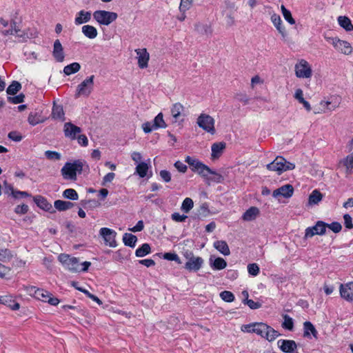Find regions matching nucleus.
Wrapping results in <instances>:
<instances>
[{"instance_id":"nucleus-1","label":"nucleus","mask_w":353,"mask_h":353,"mask_svg":"<svg viewBox=\"0 0 353 353\" xmlns=\"http://www.w3.org/2000/svg\"><path fill=\"white\" fill-rule=\"evenodd\" d=\"M83 161L76 160L73 162H67L61 168V172L63 179L75 181L77 174H81L83 170Z\"/></svg>"},{"instance_id":"nucleus-2","label":"nucleus","mask_w":353,"mask_h":353,"mask_svg":"<svg viewBox=\"0 0 353 353\" xmlns=\"http://www.w3.org/2000/svg\"><path fill=\"white\" fill-rule=\"evenodd\" d=\"M294 73L299 79H309L313 74L312 65L305 59H299L294 65Z\"/></svg>"},{"instance_id":"nucleus-3","label":"nucleus","mask_w":353,"mask_h":353,"mask_svg":"<svg viewBox=\"0 0 353 353\" xmlns=\"http://www.w3.org/2000/svg\"><path fill=\"white\" fill-rule=\"evenodd\" d=\"M327 41L330 42L334 49L339 52L350 55L353 52L352 45L347 41L341 40L338 37H325Z\"/></svg>"},{"instance_id":"nucleus-4","label":"nucleus","mask_w":353,"mask_h":353,"mask_svg":"<svg viewBox=\"0 0 353 353\" xmlns=\"http://www.w3.org/2000/svg\"><path fill=\"white\" fill-rule=\"evenodd\" d=\"M118 15L116 12L106 10H96L93 13L94 19L100 25L109 26L116 21Z\"/></svg>"},{"instance_id":"nucleus-5","label":"nucleus","mask_w":353,"mask_h":353,"mask_svg":"<svg viewBox=\"0 0 353 353\" xmlns=\"http://www.w3.org/2000/svg\"><path fill=\"white\" fill-rule=\"evenodd\" d=\"M267 168L271 171H276L280 174L282 172L293 170L295 165L282 157H277L272 163L267 165Z\"/></svg>"},{"instance_id":"nucleus-6","label":"nucleus","mask_w":353,"mask_h":353,"mask_svg":"<svg viewBox=\"0 0 353 353\" xmlns=\"http://www.w3.org/2000/svg\"><path fill=\"white\" fill-rule=\"evenodd\" d=\"M59 261L63 266L72 272H80V263L77 258L67 254H61L58 256Z\"/></svg>"},{"instance_id":"nucleus-7","label":"nucleus","mask_w":353,"mask_h":353,"mask_svg":"<svg viewBox=\"0 0 353 353\" xmlns=\"http://www.w3.org/2000/svg\"><path fill=\"white\" fill-rule=\"evenodd\" d=\"M196 123L199 128L211 134H214L216 132L214 128L215 121L209 114H201L197 118Z\"/></svg>"},{"instance_id":"nucleus-8","label":"nucleus","mask_w":353,"mask_h":353,"mask_svg":"<svg viewBox=\"0 0 353 353\" xmlns=\"http://www.w3.org/2000/svg\"><path fill=\"white\" fill-rule=\"evenodd\" d=\"M94 76L91 75L83 80L77 88L76 97L80 96L88 97L93 90Z\"/></svg>"},{"instance_id":"nucleus-9","label":"nucleus","mask_w":353,"mask_h":353,"mask_svg":"<svg viewBox=\"0 0 353 353\" xmlns=\"http://www.w3.org/2000/svg\"><path fill=\"white\" fill-rule=\"evenodd\" d=\"M341 103V98L338 95H332L327 100L320 102L321 112H332L338 108Z\"/></svg>"},{"instance_id":"nucleus-10","label":"nucleus","mask_w":353,"mask_h":353,"mask_svg":"<svg viewBox=\"0 0 353 353\" xmlns=\"http://www.w3.org/2000/svg\"><path fill=\"white\" fill-rule=\"evenodd\" d=\"M294 187L290 184H285L281 187L274 190L272 192V196L275 198L279 202H281V199H288L291 198L294 194Z\"/></svg>"},{"instance_id":"nucleus-11","label":"nucleus","mask_w":353,"mask_h":353,"mask_svg":"<svg viewBox=\"0 0 353 353\" xmlns=\"http://www.w3.org/2000/svg\"><path fill=\"white\" fill-rule=\"evenodd\" d=\"M99 234L103 239L104 243L106 245L111 248L117 247V232L114 230L108 228H101L99 230Z\"/></svg>"},{"instance_id":"nucleus-12","label":"nucleus","mask_w":353,"mask_h":353,"mask_svg":"<svg viewBox=\"0 0 353 353\" xmlns=\"http://www.w3.org/2000/svg\"><path fill=\"white\" fill-rule=\"evenodd\" d=\"M327 223L322 221H318L315 225L306 228L305 238H311L314 235H323L326 232Z\"/></svg>"},{"instance_id":"nucleus-13","label":"nucleus","mask_w":353,"mask_h":353,"mask_svg":"<svg viewBox=\"0 0 353 353\" xmlns=\"http://www.w3.org/2000/svg\"><path fill=\"white\" fill-rule=\"evenodd\" d=\"M241 330L245 333H254L258 336L263 337L265 332V323H252L250 324L243 325L241 327Z\"/></svg>"},{"instance_id":"nucleus-14","label":"nucleus","mask_w":353,"mask_h":353,"mask_svg":"<svg viewBox=\"0 0 353 353\" xmlns=\"http://www.w3.org/2000/svg\"><path fill=\"white\" fill-rule=\"evenodd\" d=\"M81 128L75 125L71 122H67L63 126V132L66 138L70 140H76L79 134L81 132Z\"/></svg>"},{"instance_id":"nucleus-15","label":"nucleus","mask_w":353,"mask_h":353,"mask_svg":"<svg viewBox=\"0 0 353 353\" xmlns=\"http://www.w3.org/2000/svg\"><path fill=\"white\" fill-rule=\"evenodd\" d=\"M339 292L342 299L348 302L353 301V281L345 284H341L339 286Z\"/></svg>"},{"instance_id":"nucleus-16","label":"nucleus","mask_w":353,"mask_h":353,"mask_svg":"<svg viewBox=\"0 0 353 353\" xmlns=\"http://www.w3.org/2000/svg\"><path fill=\"white\" fill-rule=\"evenodd\" d=\"M281 350L285 353H298L297 345L293 340L280 339L277 341Z\"/></svg>"},{"instance_id":"nucleus-17","label":"nucleus","mask_w":353,"mask_h":353,"mask_svg":"<svg viewBox=\"0 0 353 353\" xmlns=\"http://www.w3.org/2000/svg\"><path fill=\"white\" fill-rule=\"evenodd\" d=\"M137 54V59L138 60V65L140 68H146L148 65L150 59V54L146 48H139L135 50Z\"/></svg>"},{"instance_id":"nucleus-18","label":"nucleus","mask_w":353,"mask_h":353,"mask_svg":"<svg viewBox=\"0 0 353 353\" xmlns=\"http://www.w3.org/2000/svg\"><path fill=\"white\" fill-rule=\"evenodd\" d=\"M203 259L200 256H191L185 264V268L189 271L196 272L202 267Z\"/></svg>"},{"instance_id":"nucleus-19","label":"nucleus","mask_w":353,"mask_h":353,"mask_svg":"<svg viewBox=\"0 0 353 353\" xmlns=\"http://www.w3.org/2000/svg\"><path fill=\"white\" fill-rule=\"evenodd\" d=\"M52 55L58 62H62L64 60L63 48L59 39L55 40L54 42Z\"/></svg>"},{"instance_id":"nucleus-20","label":"nucleus","mask_w":353,"mask_h":353,"mask_svg":"<svg viewBox=\"0 0 353 353\" xmlns=\"http://www.w3.org/2000/svg\"><path fill=\"white\" fill-rule=\"evenodd\" d=\"M311 335L315 339H318V332L314 325L310 321H305L303 323V336L311 339Z\"/></svg>"},{"instance_id":"nucleus-21","label":"nucleus","mask_w":353,"mask_h":353,"mask_svg":"<svg viewBox=\"0 0 353 353\" xmlns=\"http://www.w3.org/2000/svg\"><path fill=\"white\" fill-rule=\"evenodd\" d=\"M339 164V165H343L345 168V173L347 174H353V152L344 159H341Z\"/></svg>"},{"instance_id":"nucleus-22","label":"nucleus","mask_w":353,"mask_h":353,"mask_svg":"<svg viewBox=\"0 0 353 353\" xmlns=\"http://www.w3.org/2000/svg\"><path fill=\"white\" fill-rule=\"evenodd\" d=\"M92 14L89 11L82 10L78 12L74 19V23L77 26L89 22L91 19Z\"/></svg>"},{"instance_id":"nucleus-23","label":"nucleus","mask_w":353,"mask_h":353,"mask_svg":"<svg viewBox=\"0 0 353 353\" xmlns=\"http://www.w3.org/2000/svg\"><path fill=\"white\" fill-rule=\"evenodd\" d=\"M323 198V195L319 190H314L309 195L307 205L309 206L318 205Z\"/></svg>"},{"instance_id":"nucleus-24","label":"nucleus","mask_w":353,"mask_h":353,"mask_svg":"<svg viewBox=\"0 0 353 353\" xmlns=\"http://www.w3.org/2000/svg\"><path fill=\"white\" fill-rule=\"evenodd\" d=\"M34 201L37 205L45 211H50L52 210V205L49 203L46 198L42 196L38 195L34 197Z\"/></svg>"},{"instance_id":"nucleus-25","label":"nucleus","mask_w":353,"mask_h":353,"mask_svg":"<svg viewBox=\"0 0 353 353\" xmlns=\"http://www.w3.org/2000/svg\"><path fill=\"white\" fill-rule=\"evenodd\" d=\"M0 303L9 307L12 310H17L20 307L19 303L16 302L11 296H1Z\"/></svg>"},{"instance_id":"nucleus-26","label":"nucleus","mask_w":353,"mask_h":353,"mask_svg":"<svg viewBox=\"0 0 353 353\" xmlns=\"http://www.w3.org/2000/svg\"><path fill=\"white\" fill-rule=\"evenodd\" d=\"M271 21L282 37H285L287 36V32L285 27L282 26L280 16L276 14H273L271 16Z\"/></svg>"},{"instance_id":"nucleus-27","label":"nucleus","mask_w":353,"mask_h":353,"mask_svg":"<svg viewBox=\"0 0 353 353\" xmlns=\"http://www.w3.org/2000/svg\"><path fill=\"white\" fill-rule=\"evenodd\" d=\"M213 246L224 256H228L230 254L229 246L225 241H216L214 242Z\"/></svg>"},{"instance_id":"nucleus-28","label":"nucleus","mask_w":353,"mask_h":353,"mask_svg":"<svg viewBox=\"0 0 353 353\" xmlns=\"http://www.w3.org/2000/svg\"><path fill=\"white\" fill-rule=\"evenodd\" d=\"M225 148V143L224 142H217L212 145V158L218 159L223 153Z\"/></svg>"},{"instance_id":"nucleus-29","label":"nucleus","mask_w":353,"mask_h":353,"mask_svg":"<svg viewBox=\"0 0 353 353\" xmlns=\"http://www.w3.org/2000/svg\"><path fill=\"white\" fill-rule=\"evenodd\" d=\"M259 214V209L256 207H251L244 212L242 219L245 221H251L254 220Z\"/></svg>"},{"instance_id":"nucleus-30","label":"nucleus","mask_w":353,"mask_h":353,"mask_svg":"<svg viewBox=\"0 0 353 353\" xmlns=\"http://www.w3.org/2000/svg\"><path fill=\"white\" fill-rule=\"evenodd\" d=\"M210 265L213 270H221L226 268L227 262L221 257H217L213 261L211 256L210 259Z\"/></svg>"},{"instance_id":"nucleus-31","label":"nucleus","mask_w":353,"mask_h":353,"mask_svg":"<svg viewBox=\"0 0 353 353\" xmlns=\"http://www.w3.org/2000/svg\"><path fill=\"white\" fill-rule=\"evenodd\" d=\"M82 33L88 39H93L97 37L98 32L95 27L90 25H85L81 28Z\"/></svg>"},{"instance_id":"nucleus-32","label":"nucleus","mask_w":353,"mask_h":353,"mask_svg":"<svg viewBox=\"0 0 353 353\" xmlns=\"http://www.w3.org/2000/svg\"><path fill=\"white\" fill-rule=\"evenodd\" d=\"M196 31L203 35L207 37L211 35L212 29L210 25L207 23H198L195 25Z\"/></svg>"},{"instance_id":"nucleus-33","label":"nucleus","mask_w":353,"mask_h":353,"mask_svg":"<svg viewBox=\"0 0 353 353\" xmlns=\"http://www.w3.org/2000/svg\"><path fill=\"white\" fill-rule=\"evenodd\" d=\"M339 26L347 32L353 30V24L351 20L345 16H339L337 19Z\"/></svg>"},{"instance_id":"nucleus-34","label":"nucleus","mask_w":353,"mask_h":353,"mask_svg":"<svg viewBox=\"0 0 353 353\" xmlns=\"http://www.w3.org/2000/svg\"><path fill=\"white\" fill-rule=\"evenodd\" d=\"M123 241L125 245L130 248H134L137 241L135 235L131 233H125L123 236Z\"/></svg>"},{"instance_id":"nucleus-35","label":"nucleus","mask_w":353,"mask_h":353,"mask_svg":"<svg viewBox=\"0 0 353 353\" xmlns=\"http://www.w3.org/2000/svg\"><path fill=\"white\" fill-rule=\"evenodd\" d=\"M74 204L70 201L56 200L54 203V208L59 211H65L72 208Z\"/></svg>"},{"instance_id":"nucleus-36","label":"nucleus","mask_w":353,"mask_h":353,"mask_svg":"<svg viewBox=\"0 0 353 353\" xmlns=\"http://www.w3.org/2000/svg\"><path fill=\"white\" fill-rule=\"evenodd\" d=\"M183 110V106L180 103H174L171 108V114L174 119V121H179L181 112Z\"/></svg>"},{"instance_id":"nucleus-37","label":"nucleus","mask_w":353,"mask_h":353,"mask_svg":"<svg viewBox=\"0 0 353 353\" xmlns=\"http://www.w3.org/2000/svg\"><path fill=\"white\" fill-rule=\"evenodd\" d=\"M150 168L148 163L141 162L136 167V173L141 177L143 178L147 176L148 171Z\"/></svg>"},{"instance_id":"nucleus-38","label":"nucleus","mask_w":353,"mask_h":353,"mask_svg":"<svg viewBox=\"0 0 353 353\" xmlns=\"http://www.w3.org/2000/svg\"><path fill=\"white\" fill-rule=\"evenodd\" d=\"M80 69H81L80 64L77 62H74L72 63H70V64L65 66L63 68V72L65 75L69 76V75H71L72 74L77 72L78 71H79Z\"/></svg>"},{"instance_id":"nucleus-39","label":"nucleus","mask_w":353,"mask_h":353,"mask_svg":"<svg viewBox=\"0 0 353 353\" xmlns=\"http://www.w3.org/2000/svg\"><path fill=\"white\" fill-rule=\"evenodd\" d=\"M185 161L190 166L192 172H195L196 170L199 168V167L203 164L201 161H199L196 159L192 158L191 157L188 156L185 158Z\"/></svg>"},{"instance_id":"nucleus-40","label":"nucleus","mask_w":353,"mask_h":353,"mask_svg":"<svg viewBox=\"0 0 353 353\" xmlns=\"http://www.w3.org/2000/svg\"><path fill=\"white\" fill-rule=\"evenodd\" d=\"M150 252V246L148 243H143L135 251V255L137 257H143Z\"/></svg>"},{"instance_id":"nucleus-41","label":"nucleus","mask_w":353,"mask_h":353,"mask_svg":"<svg viewBox=\"0 0 353 353\" xmlns=\"http://www.w3.org/2000/svg\"><path fill=\"white\" fill-rule=\"evenodd\" d=\"M50 293L43 289H37L34 290V296L39 300L47 302Z\"/></svg>"},{"instance_id":"nucleus-42","label":"nucleus","mask_w":353,"mask_h":353,"mask_svg":"<svg viewBox=\"0 0 353 353\" xmlns=\"http://www.w3.org/2000/svg\"><path fill=\"white\" fill-rule=\"evenodd\" d=\"M52 116L55 119H63L64 112L63 108L60 105H54L52 111Z\"/></svg>"},{"instance_id":"nucleus-43","label":"nucleus","mask_w":353,"mask_h":353,"mask_svg":"<svg viewBox=\"0 0 353 353\" xmlns=\"http://www.w3.org/2000/svg\"><path fill=\"white\" fill-rule=\"evenodd\" d=\"M21 88V85L18 81H14L7 88L6 92L9 95H14Z\"/></svg>"},{"instance_id":"nucleus-44","label":"nucleus","mask_w":353,"mask_h":353,"mask_svg":"<svg viewBox=\"0 0 353 353\" xmlns=\"http://www.w3.org/2000/svg\"><path fill=\"white\" fill-rule=\"evenodd\" d=\"M154 128H165L166 124L163 120V116L162 113H159L154 119Z\"/></svg>"},{"instance_id":"nucleus-45","label":"nucleus","mask_w":353,"mask_h":353,"mask_svg":"<svg viewBox=\"0 0 353 353\" xmlns=\"http://www.w3.org/2000/svg\"><path fill=\"white\" fill-rule=\"evenodd\" d=\"M281 10L284 19L291 25L295 23V20L292 16L291 12L288 10L283 5L281 6Z\"/></svg>"},{"instance_id":"nucleus-46","label":"nucleus","mask_w":353,"mask_h":353,"mask_svg":"<svg viewBox=\"0 0 353 353\" xmlns=\"http://www.w3.org/2000/svg\"><path fill=\"white\" fill-rule=\"evenodd\" d=\"M194 172L206 179H208L209 172H211V169L203 163Z\"/></svg>"},{"instance_id":"nucleus-47","label":"nucleus","mask_w":353,"mask_h":353,"mask_svg":"<svg viewBox=\"0 0 353 353\" xmlns=\"http://www.w3.org/2000/svg\"><path fill=\"white\" fill-rule=\"evenodd\" d=\"M63 197L73 201L78 200V194L75 190L72 188L66 189L63 192Z\"/></svg>"},{"instance_id":"nucleus-48","label":"nucleus","mask_w":353,"mask_h":353,"mask_svg":"<svg viewBox=\"0 0 353 353\" xmlns=\"http://www.w3.org/2000/svg\"><path fill=\"white\" fill-rule=\"evenodd\" d=\"M194 206V202L190 198H185L181 205V210L188 213Z\"/></svg>"},{"instance_id":"nucleus-49","label":"nucleus","mask_w":353,"mask_h":353,"mask_svg":"<svg viewBox=\"0 0 353 353\" xmlns=\"http://www.w3.org/2000/svg\"><path fill=\"white\" fill-rule=\"evenodd\" d=\"M209 174H211L212 176H208V179H206V180L215 183H221L223 181V176L221 174L216 172L214 170H212V169L211 172H209Z\"/></svg>"},{"instance_id":"nucleus-50","label":"nucleus","mask_w":353,"mask_h":353,"mask_svg":"<svg viewBox=\"0 0 353 353\" xmlns=\"http://www.w3.org/2000/svg\"><path fill=\"white\" fill-rule=\"evenodd\" d=\"M279 335V332L270 326L266 325V340H274Z\"/></svg>"},{"instance_id":"nucleus-51","label":"nucleus","mask_w":353,"mask_h":353,"mask_svg":"<svg viewBox=\"0 0 353 353\" xmlns=\"http://www.w3.org/2000/svg\"><path fill=\"white\" fill-rule=\"evenodd\" d=\"M283 319L284 321L282 323L283 327L288 330H292L294 327L293 319L287 314L283 316Z\"/></svg>"},{"instance_id":"nucleus-52","label":"nucleus","mask_w":353,"mask_h":353,"mask_svg":"<svg viewBox=\"0 0 353 353\" xmlns=\"http://www.w3.org/2000/svg\"><path fill=\"white\" fill-rule=\"evenodd\" d=\"M220 297L225 302H232L234 300V295L230 291H223L220 293Z\"/></svg>"},{"instance_id":"nucleus-53","label":"nucleus","mask_w":353,"mask_h":353,"mask_svg":"<svg viewBox=\"0 0 353 353\" xmlns=\"http://www.w3.org/2000/svg\"><path fill=\"white\" fill-rule=\"evenodd\" d=\"M192 4V0H181L179 10L181 12H185Z\"/></svg>"},{"instance_id":"nucleus-54","label":"nucleus","mask_w":353,"mask_h":353,"mask_svg":"<svg viewBox=\"0 0 353 353\" xmlns=\"http://www.w3.org/2000/svg\"><path fill=\"white\" fill-rule=\"evenodd\" d=\"M45 156L50 160H59L61 159V154L55 151L47 150L45 152Z\"/></svg>"},{"instance_id":"nucleus-55","label":"nucleus","mask_w":353,"mask_h":353,"mask_svg":"<svg viewBox=\"0 0 353 353\" xmlns=\"http://www.w3.org/2000/svg\"><path fill=\"white\" fill-rule=\"evenodd\" d=\"M248 273L252 276H256L259 272V268L256 263H250L248 265Z\"/></svg>"},{"instance_id":"nucleus-56","label":"nucleus","mask_w":353,"mask_h":353,"mask_svg":"<svg viewBox=\"0 0 353 353\" xmlns=\"http://www.w3.org/2000/svg\"><path fill=\"white\" fill-rule=\"evenodd\" d=\"M327 228H330L334 233L339 232L342 229V226L339 222H332L330 224H327Z\"/></svg>"},{"instance_id":"nucleus-57","label":"nucleus","mask_w":353,"mask_h":353,"mask_svg":"<svg viewBox=\"0 0 353 353\" xmlns=\"http://www.w3.org/2000/svg\"><path fill=\"white\" fill-rule=\"evenodd\" d=\"M188 216L185 214H180L178 212H174L172 214V219L176 222H184Z\"/></svg>"},{"instance_id":"nucleus-58","label":"nucleus","mask_w":353,"mask_h":353,"mask_svg":"<svg viewBox=\"0 0 353 353\" xmlns=\"http://www.w3.org/2000/svg\"><path fill=\"white\" fill-rule=\"evenodd\" d=\"M24 97H25L23 94H20L15 97H8V100H9V101H10L11 103H12L14 104H18V103H21L23 102Z\"/></svg>"},{"instance_id":"nucleus-59","label":"nucleus","mask_w":353,"mask_h":353,"mask_svg":"<svg viewBox=\"0 0 353 353\" xmlns=\"http://www.w3.org/2000/svg\"><path fill=\"white\" fill-rule=\"evenodd\" d=\"M174 165L179 172L182 173H185L188 170L187 165L180 161H176Z\"/></svg>"},{"instance_id":"nucleus-60","label":"nucleus","mask_w":353,"mask_h":353,"mask_svg":"<svg viewBox=\"0 0 353 353\" xmlns=\"http://www.w3.org/2000/svg\"><path fill=\"white\" fill-rule=\"evenodd\" d=\"M76 139L77 140L78 143L81 146L86 147L88 145V139L84 134H79Z\"/></svg>"},{"instance_id":"nucleus-61","label":"nucleus","mask_w":353,"mask_h":353,"mask_svg":"<svg viewBox=\"0 0 353 353\" xmlns=\"http://www.w3.org/2000/svg\"><path fill=\"white\" fill-rule=\"evenodd\" d=\"M159 175L162 180L166 183H168L171 181V174L168 170H161L159 172Z\"/></svg>"},{"instance_id":"nucleus-62","label":"nucleus","mask_w":353,"mask_h":353,"mask_svg":"<svg viewBox=\"0 0 353 353\" xmlns=\"http://www.w3.org/2000/svg\"><path fill=\"white\" fill-rule=\"evenodd\" d=\"M143 130L145 133H150L154 130H157L156 128H154V123H152L150 122H145L142 125Z\"/></svg>"},{"instance_id":"nucleus-63","label":"nucleus","mask_w":353,"mask_h":353,"mask_svg":"<svg viewBox=\"0 0 353 353\" xmlns=\"http://www.w3.org/2000/svg\"><path fill=\"white\" fill-rule=\"evenodd\" d=\"M235 99L240 102H242L244 105L248 104L249 99L245 93H237L235 95Z\"/></svg>"},{"instance_id":"nucleus-64","label":"nucleus","mask_w":353,"mask_h":353,"mask_svg":"<svg viewBox=\"0 0 353 353\" xmlns=\"http://www.w3.org/2000/svg\"><path fill=\"white\" fill-rule=\"evenodd\" d=\"M343 219H344V224H345V226L347 228V229H352L353 228V223H352V217L350 214H345L343 216Z\"/></svg>"}]
</instances>
